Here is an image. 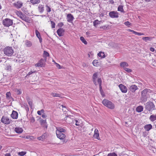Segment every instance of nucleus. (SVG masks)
<instances>
[{
	"label": "nucleus",
	"mask_w": 156,
	"mask_h": 156,
	"mask_svg": "<svg viewBox=\"0 0 156 156\" xmlns=\"http://www.w3.org/2000/svg\"><path fill=\"white\" fill-rule=\"evenodd\" d=\"M109 16L112 18H118L119 17V13L116 11H112L109 12Z\"/></svg>",
	"instance_id": "nucleus-8"
},
{
	"label": "nucleus",
	"mask_w": 156,
	"mask_h": 156,
	"mask_svg": "<svg viewBox=\"0 0 156 156\" xmlns=\"http://www.w3.org/2000/svg\"><path fill=\"white\" fill-rule=\"evenodd\" d=\"M151 92V90L149 89L146 88L141 93L140 100L141 102H146L147 98L149 96V93Z\"/></svg>",
	"instance_id": "nucleus-1"
},
{
	"label": "nucleus",
	"mask_w": 156,
	"mask_h": 156,
	"mask_svg": "<svg viewBox=\"0 0 156 156\" xmlns=\"http://www.w3.org/2000/svg\"><path fill=\"white\" fill-rule=\"evenodd\" d=\"M74 19V17L71 14H67V21L69 23H72Z\"/></svg>",
	"instance_id": "nucleus-12"
},
{
	"label": "nucleus",
	"mask_w": 156,
	"mask_h": 156,
	"mask_svg": "<svg viewBox=\"0 0 156 156\" xmlns=\"http://www.w3.org/2000/svg\"><path fill=\"white\" fill-rule=\"evenodd\" d=\"M46 62V58H41L37 63L35 64V66L37 67H44L45 66Z\"/></svg>",
	"instance_id": "nucleus-6"
},
{
	"label": "nucleus",
	"mask_w": 156,
	"mask_h": 156,
	"mask_svg": "<svg viewBox=\"0 0 156 156\" xmlns=\"http://www.w3.org/2000/svg\"><path fill=\"white\" fill-rule=\"evenodd\" d=\"M64 30L63 28H60L58 29L57 31L58 35L59 37H61L64 35Z\"/></svg>",
	"instance_id": "nucleus-14"
},
{
	"label": "nucleus",
	"mask_w": 156,
	"mask_h": 156,
	"mask_svg": "<svg viewBox=\"0 0 156 156\" xmlns=\"http://www.w3.org/2000/svg\"><path fill=\"white\" fill-rule=\"evenodd\" d=\"M27 101H28V104L30 105V107L31 108H32V101H29L28 100Z\"/></svg>",
	"instance_id": "nucleus-48"
},
{
	"label": "nucleus",
	"mask_w": 156,
	"mask_h": 156,
	"mask_svg": "<svg viewBox=\"0 0 156 156\" xmlns=\"http://www.w3.org/2000/svg\"><path fill=\"white\" fill-rule=\"evenodd\" d=\"M152 128V125L151 124H147L144 126V128L147 131H149Z\"/></svg>",
	"instance_id": "nucleus-22"
},
{
	"label": "nucleus",
	"mask_w": 156,
	"mask_h": 156,
	"mask_svg": "<svg viewBox=\"0 0 156 156\" xmlns=\"http://www.w3.org/2000/svg\"><path fill=\"white\" fill-rule=\"evenodd\" d=\"M97 81H98V84L99 85L100 90V91L101 94L102 95L103 94V93L104 92L102 89V87H101L102 80H101V78H99L98 79Z\"/></svg>",
	"instance_id": "nucleus-15"
},
{
	"label": "nucleus",
	"mask_w": 156,
	"mask_h": 156,
	"mask_svg": "<svg viewBox=\"0 0 156 156\" xmlns=\"http://www.w3.org/2000/svg\"><path fill=\"white\" fill-rule=\"evenodd\" d=\"M92 64L94 66H97L99 65V62L97 60H94L92 62Z\"/></svg>",
	"instance_id": "nucleus-37"
},
{
	"label": "nucleus",
	"mask_w": 156,
	"mask_h": 156,
	"mask_svg": "<svg viewBox=\"0 0 156 156\" xmlns=\"http://www.w3.org/2000/svg\"><path fill=\"white\" fill-rule=\"evenodd\" d=\"M120 66L121 67H123L124 68H125V67H128L129 65L126 62H124L120 63Z\"/></svg>",
	"instance_id": "nucleus-33"
},
{
	"label": "nucleus",
	"mask_w": 156,
	"mask_h": 156,
	"mask_svg": "<svg viewBox=\"0 0 156 156\" xmlns=\"http://www.w3.org/2000/svg\"><path fill=\"white\" fill-rule=\"evenodd\" d=\"M16 14L20 17L21 16V15L23 14L21 12L19 11H17V12H16Z\"/></svg>",
	"instance_id": "nucleus-44"
},
{
	"label": "nucleus",
	"mask_w": 156,
	"mask_h": 156,
	"mask_svg": "<svg viewBox=\"0 0 156 156\" xmlns=\"http://www.w3.org/2000/svg\"><path fill=\"white\" fill-rule=\"evenodd\" d=\"M133 34H135V35H136V34H137V32H136V31H134V30H133V32H132Z\"/></svg>",
	"instance_id": "nucleus-64"
},
{
	"label": "nucleus",
	"mask_w": 156,
	"mask_h": 156,
	"mask_svg": "<svg viewBox=\"0 0 156 156\" xmlns=\"http://www.w3.org/2000/svg\"><path fill=\"white\" fill-rule=\"evenodd\" d=\"M100 28H102L103 29L105 30V29H107V27H106V26H101V27H100Z\"/></svg>",
	"instance_id": "nucleus-56"
},
{
	"label": "nucleus",
	"mask_w": 156,
	"mask_h": 156,
	"mask_svg": "<svg viewBox=\"0 0 156 156\" xmlns=\"http://www.w3.org/2000/svg\"><path fill=\"white\" fill-rule=\"evenodd\" d=\"M30 122H31V123L34 122L35 121V120L34 117H32L30 119Z\"/></svg>",
	"instance_id": "nucleus-49"
},
{
	"label": "nucleus",
	"mask_w": 156,
	"mask_h": 156,
	"mask_svg": "<svg viewBox=\"0 0 156 156\" xmlns=\"http://www.w3.org/2000/svg\"><path fill=\"white\" fill-rule=\"evenodd\" d=\"M109 2L112 4H113L114 3V1L113 0H110L109 1Z\"/></svg>",
	"instance_id": "nucleus-62"
},
{
	"label": "nucleus",
	"mask_w": 156,
	"mask_h": 156,
	"mask_svg": "<svg viewBox=\"0 0 156 156\" xmlns=\"http://www.w3.org/2000/svg\"><path fill=\"white\" fill-rule=\"evenodd\" d=\"M80 40L85 44H87V41L85 40L84 38L83 37H80Z\"/></svg>",
	"instance_id": "nucleus-40"
},
{
	"label": "nucleus",
	"mask_w": 156,
	"mask_h": 156,
	"mask_svg": "<svg viewBox=\"0 0 156 156\" xmlns=\"http://www.w3.org/2000/svg\"><path fill=\"white\" fill-rule=\"evenodd\" d=\"M118 11L123 13H125V11L123 9V6L122 5H119V6L118 8Z\"/></svg>",
	"instance_id": "nucleus-29"
},
{
	"label": "nucleus",
	"mask_w": 156,
	"mask_h": 156,
	"mask_svg": "<svg viewBox=\"0 0 156 156\" xmlns=\"http://www.w3.org/2000/svg\"><path fill=\"white\" fill-rule=\"evenodd\" d=\"M6 98L7 99L11 100L12 99V98L11 96V94L10 92H7L6 94Z\"/></svg>",
	"instance_id": "nucleus-31"
},
{
	"label": "nucleus",
	"mask_w": 156,
	"mask_h": 156,
	"mask_svg": "<svg viewBox=\"0 0 156 156\" xmlns=\"http://www.w3.org/2000/svg\"><path fill=\"white\" fill-rule=\"evenodd\" d=\"M4 53L9 56H11L14 52L13 50L11 47H6L4 49Z\"/></svg>",
	"instance_id": "nucleus-4"
},
{
	"label": "nucleus",
	"mask_w": 156,
	"mask_h": 156,
	"mask_svg": "<svg viewBox=\"0 0 156 156\" xmlns=\"http://www.w3.org/2000/svg\"><path fill=\"white\" fill-rule=\"evenodd\" d=\"M25 44L26 46L28 47H30L32 45L31 42L30 41L28 40L25 41Z\"/></svg>",
	"instance_id": "nucleus-38"
},
{
	"label": "nucleus",
	"mask_w": 156,
	"mask_h": 156,
	"mask_svg": "<svg viewBox=\"0 0 156 156\" xmlns=\"http://www.w3.org/2000/svg\"><path fill=\"white\" fill-rule=\"evenodd\" d=\"M39 11L41 13H42L44 10V7L43 5H39L38 6Z\"/></svg>",
	"instance_id": "nucleus-23"
},
{
	"label": "nucleus",
	"mask_w": 156,
	"mask_h": 156,
	"mask_svg": "<svg viewBox=\"0 0 156 156\" xmlns=\"http://www.w3.org/2000/svg\"><path fill=\"white\" fill-rule=\"evenodd\" d=\"M144 105L145 109L149 112H151L155 109V105L151 101H148Z\"/></svg>",
	"instance_id": "nucleus-2"
},
{
	"label": "nucleus",
	"mask_w": 156,
	"mask_h": 156,
	"mask_svg": "<svg viewBox=\"0 0 156 156\" xmlns=\"http://www.w3.org/2000/svg\"><path fill=\"white\" fill-rule=\"evenodd\" d=\"M23 3L20 1H18L13 3L14 6L17 9L20 8L23 6Z\"/></svg>",
	"instance_id": "nucleus-16"
},
{
	"label": "nucleus",
	"mask_w": 156,
	"mask_h": 156,
	"mask_svg": "<svg viewBox=\"0 0 156 156\" xmlns=\"http://www.w3.org/2000/svg\"><path fill=\"white\" fill-rule=\"evenodd\" d=\"M47 136V134L46 133H44L42 136L38 137L37 138V139L39 140H42L44 139H45Z\"/></svg>",
	"instance_id": "nucleus-27"
},
{
	"label": "nucleus",
	"mask_w": 156,
	"mask_h": 156,
	"mask_svg": "<svg viewBox=\"0 0 156 156\" xmlns=\"http://www.w3.org/2000/svg\"><path fill=\"white\" fill-rule=\"evenodd\" d=\"M94 137L98 140H100V139L99 137V135L98 133V130L97 129H95Z\"/></svg>",
	"instance_id": "nucleus-18"
},
{
	"label": "nucleus",
	"mask_w": 156,
	"mask_h": 156,
	"mask_svg": "<svg viewBox=\"0 0 156 156\" xmlns=\"http://www.w3.org/2000/svg\"><path fill=\"white\" fill-rule=\"evenodd\" d=\"M18 113L16 111H13L11 116L13 119H16L18 118Z\"/></svg>",
	"instance_id": "nucleus-19"
},
{
	"label": "nucleus",
	"mask_w": 156,
	"mask_h": 156,
	"mask_svg": "<svg viewBox=\"0 0 156 156\" xmlns=\"http://www.w3.org/2000/svg\"><path fill=\"white\" fill-rule=\"evenodd\" d=\"M20 18L23 20L26 21V16L25 14H23L20 17Z\"/></svg>",
	"instance_id": "nucleus-41"
},
{
	"label": "nucleus",
	"mask_w": 156,
	"mask_h": 156,
	"mask_svg": "<svg viewBox=\"0 0 156 156\" xmlns=\"http://www.w3.org/2000/svg\"><path fill=\"white\" fill-rule=\"evenodd\" d=\"M46 7L47 8L46 10L47 12H49L51 11V8L48 5H46Z\"/></svg>",
	"instance_id": "nucleus-47"
},
{
	"label": "nucleus",
	"mask_w": 156,
	"mask_h": 156,
	"mask_svg": "<svg viewBox=\"0 0 156 156\" xmlns=\"http://www.w3.org/2000/svg\"><path fill=\"white\" fill-rule=\"evenodd\" d=\"M153 38L151 37H143L142 39L143 40L147 42L148 41H151Z\"/></svg>",
	"instance_id": "nucleus-25"
},
{
	"label": "nucleus",
	"mask_w": 156,
	"mask_h": 156,
	"mask_svg": "<svg viewBox=\"0 0 156 156\" xmlns=\"http://www.w3.org/2000/svg\"><path fill=\"white\" fill-rule=\"evenodd\" d=\"M5 156H11V154L10 153H6L5 154Z\"/></svg>",
	"instance_id": "nucleus-58"
},
{
	"label": "nucleus",
	"mask_w": 156,
	"mask_h": 156,
	"mask_svg": "<svg viewBox=\"0 0 156 156\" xmlns=\"http://www.w3.org/2000/svg\"><path fill=\"white\" fill-rule=\"evenodd\" d=\"M98 56L101 57V58H103L105 57V55L104 52H100L98 54Z\"/></svg>",
	"instance_id": "nucleus-30"
},
{
	"label": "nucleus",
	"mask_w": 156,
	"mask_h": 156,
	"mask_svg": "<svg viewBox=\"0 0 156 156\" xmlns=\"http://www.w3.org/2000/svg\"><path fill=\"white\" fill-rule=\"evenodd\" d=\"M124 24H125V25H126V26H128L130 25V23L128 21L125 22L124 23Z\"/></svg>",
	"instance_id": "nucleus-50"
},
{
	"label": "nucleus",
	"mask_w": 156,
	"mask_h": 156,
	"mask_svg": "<svg viewBox=\"0 0 156 156\" xmlns=\"http://www.w3.org/2000/svg\"><path fill=\"white\" fill-rule=\"evenodd\" d=\"M65 133L56 132L57 137L60 140H63L66 137Z\"/></svg>",
	"instance_id": "nucleus-9"
},
{
	"label": "nucleus",
	"mask_w": 156,
	"mask_h": 156,
	"mask_svg": "<svg viewBox=\"0 0 156 156\" xmlns=\"http://www.w3.org/2000/svg\"><path fill=\"white\" fill-rule=\"evenodd\" d=\"M100 21H99L98 20H95L93 22L94 26L96 27L98 24H100Z\"/></svg>",
	"instance_id": "nucleus-39"
},
{
	"label": "nucleus",
	"mask_w": 156,
	"mask_h": 156,
	"mask_svg": "<svg viewBox=\"0 0 156 156\" xmlns=\"http://www.w3.org/2000/svg\"><path fill=\"white\" fill-rule=\"evenodd\" d=\"M51 27L52 28H55V23L52 21H51Z\"/></svg>",
	"instance_id": "nucleus-46"
},
{
	"label": "nucleus",
	"mask_w": 156,
	"mask_h": 156,
	"mask_svg": "<svg viewBox=\"0 0 156 156\" xmlns=\"http://www.w3.org/2000/svg\"><path fill=\"white\" fill-rule=\"evenodd\" d=\"M107 156H117L115 152L110 153L108 154Z\"/></svg>",
	"instance_id": "nucleus-45"
},
{
	"label": "nucleus",
	"mask_w": 156,
	"mask_h": 156,
	"mask_svg": "<svg viewBox=\"0 0 156 156\" xmlns=\"http://www.w3.org/2000/svg\"><path fill=\"white\" fill-rule=\"evenodd\" d=\"M1 121L2 122L6 125L9 124L11 122V120L9 118L4 116L2 117Z\"/></svg>",
	"instance_id": "nucleus-7"
},
{
	"label": "nucleus",
	"mask_w": 156,
	"mask_h": 156,
	"mask_svg": "<svg viewBox=\"0 0 156 156\" xmlns=\"http://www.w3.org/2000/svg\"><path fill=\"white\" fill-rule=\"evenodd\" d=\"M149 119L152 122L156 120V114L155 115H151L149 117Z\"/></svg>",
	"instance_id": "nucleus-28"
},
{
	"label": "nucleus",
	"mask_w": 156,
	"mask_h": 156,
	"mask_svg": "<svg viewBox=\"0 0 156 156\" xmlns=\"http://www.w3.org/2000/svg\"><path fill=\"white\" fill-rule=\"evenodd\" d=\"M40 1V0H30V2L33 5L38 4Z\"/></svg>",
	"instance_id": "nucleus-32"
},
{
	"label": "nucleus",
	"mask_w": 156,
	"mask_h": 156,
	"mask_svg": "<svg viewBox=\"0 0 156 156\" xmlns=\"http://www.w3.org/2000/svg\"><path fill=\"white\" fill-rule=\"evenodd\" d=\"M79 120H77L76 119H74V120L73 121V123H74L75 121L76 122L75 125L76 126H80V125L81 124L80 122L79 121Z\"/></svg>",
	"instance_id": "nucleus-35"
},
{
	"label": "nucleus",
	"mask_w": 156,
	"mask_h": 156,
	"mask_svg": "<svg viewBox=\"0 0 156 156\" xmlns=\"http://www.w3.org/2000/svg\"><path fill=\"white\" fill-rule=\"evenodd\" d=\"M129 88L130 91L133 93L136 90L138 89L137 86L135 85L130 86Z\"/></svg>",
	"instance_id": "nucleus-13"
},
{
	"label": "nucleus",
	"mask_w": 156,
	"mask_h": 156,
	"mask_svg": "<svg viewBox=\"0 0 156 156\" xmlns=\"http://www.w3.org/2000/svg\"><path fill=\"white\" fill-rule=\"evenodd\" d=\"M16 93L18 95H20L21 94L22 92L20 90L18 89L17 90Z\"/></svg>",
	"instance_id": "nucleus-52"
},
{
	"label": "nucleus",
	"mask_w": 156,
	"mask_h": 156,
	"mask_svg": "<svg viewBox=\"0 0 156 156\" xmlns=\"http://www.w3.org/2000/svg\"><path fill=\"white\" fill-rule=\"evenodd\" d=\"M102 103L104 105L110 109H113L115 108L114 104L108 100L104 99L102 101Z\"/></svg>",
	"instance_id": "nucleus-3"
},
{
	"label": "nucleus",
	"mask_w": 156,
	"mask_h": 156,
	"mask_svg": "<svg viewBox=\"0 0 156 156\" xmlns=\"http://www.w3.org/2000/svg\"><path fill=\"white\" fill-rule=\"evenodd\" d=\"M56 64H57V67L59 69H61V68H60V66L59 64H58L57 63H56Z\"/></svg>",
	"instance_id": "nucleus-59"
},
{
	"label": "nucleus",
	"mask_w": 156,
	"mask_h": 156,
	"mask_svg": "<svg viewBox=\"0 0 156 156\" xmlns=\"http://www.w3.org/2000/svg\"><path fill=\"white\" fill-rule=\"evenodd\" d=\"M143 107L142 106H139L136 109V111L138 112H140L143 111Z\"/></svg>",
	"instance_id": "nucleus-26"
},
{
	"label": "nucleus",
	"mask_w": 156,
	"mask_h": 156,
	"mask_svg": "<svg viewBox=\"0 0 156 156\" xmlns=\"http://www.w3.org/2000/svg\"><path fill=\"white\" fill-rule=\"evenodd\" d=\"M40 112H41V113H44V109H41V110L40 111Z\"/></svg>",
	"instance_id": "nucleus-63"
},
{
	"label": "nucleus",
	"mask_w": 156,
	"mask_h": 156,
	"mask_svg": "<svg viewBox=\"0 0 156 156\" xmlns=\"http://www.w3.org/2000/svg\"><path fill=\"white\" fill-rule=\"evenodd\" d=\"M37 113L39 115H41V112H40V111H37Z\"/></svg>",
	"instance_id": "nucleus-60"
},
{
	"label": "nucleus",
	"mask_w": 156,
	"mask_h": 156,
	"mask_svg": "<svg viewBox=\"0 0 156 156\" xmlns=\"http://www.w3.org/2000/svg\"><path fill=\"white\" fill-rule=\"evenodd\" d=\"M136 35L139 36H141L142 35H144V34L143 33H140L137 32Z\"/></svg>",
	"instance_id": "nucleus-55"
},
{
	"label": "nucleus",
	"mask_w": 156,
	"mask_h": 156,
	"mask_svg": "<svg viewBox=\"0 0 156 156\" xmlns=\"http://www.w3.org/2000/svg\"><path fill=\"white\" fill-rule=\"evenodd\" d=\"M42 117L43 118L45 119L46 118L47 116L44 113L42 115Z\"/></svg>",
	"instance_id": "nucleus-53"
},
{
	"label": "nucleus",
	"mask_w": 156,
	"mask_h": 156,
	"mask_svg": "<svg viewBox=\"0 0 156 156\" xmlns=\"http://www.w3.org/2000/svg\"><path fill=\"white\" fill-rule=\"evenodd\" d=\"M40 122L41 125L43 127L45 128L46 129H47L48 126L47 125V123L46 122V119L43 120L41 119L40 120Z\"/></svg>",
	"instance_id": "nucleus-17"
},
{
	"label": "nucleus",
	"mask_w": 156,
	"mask_h": 156,
	"mask_svg": "<svg viewBox=\"0 0 156 156\" xmlns=\"http://www.w3.org/2000/svg\"><path fill=\"white\" fill-rule=\"evenodd\" d=\"M150 50L152 52H154L155 51L154 48L152 47H151L150 48Z\"/></svg>",
	"instance_id": "nucleus-54"
},
{
	"label": "nucleus",
	"mask_w": 156,
	"mask_h": 156,
	"mask_svg": "<svg viewBox=\"0 0 156 156\" xmlns=\"http://www.w3.org/2000/svg\"><path fill=\"white\" fill-rule=\"evenodd\" d=\"M99 15H100V17H103L104 16V15L103 13H101V14H100Z\"/></svg>",
	"instance_id": "nucleus-61"
},
{
	"label": "nucleus",
	"mask_w": 156,
	"mask_h": 156,
	"mask_svg": "<svg viewBox=\"0 0 156 156\" xmlns=\"http://www.w3.org/2000/svg\"><path fill=\"white\" fill-rule=\"evenodd\" d=\"M124 69L128 73H130L132 72V70L127 68H124Z\"/></svg>",
	"instance_id": "nucleus-43"
},
{
	"label": "nucleus",
	"mask_w": 156,
	"mask_h": 156,
	"mask_svg": "<svg viewBox=\"0 0 156 156\" xmlns=\"http://www.w3.org/2000/svg\"><path fill=\"white\" fill-rule=\"evenodd\" d=\"M26 151H21L18 153V155L20 156H23L26 154Z\"/></svg>",
	"instance_id": "nucleus-42"
},
{
	"label": "nucleus",
	"mask_w": 156,
	"mask_h": 156,
	"mask_svg": "<svg viewBox=\"0 0 156 156\" xmlns=\"http://www.w3.org/2000/svg\"><path fill=\"white\" fill-rule=\"evenodd\" d=\"M63 25V23L62 22H60L58 24V26L60 27H62Z\"/></svg>",
	"instance_id": "nucleus-51"
},
{
	"label": "nucleus",
	"mask_w": 156,
	"mask_h": 156,
	"mask_svg": "<svg viewBox=\"0 0 156 156\" xmlns=\"http://www.w3.org/2000/svg\"><path fill=\"white\" fill-rule=\"evenodd\" d=\"M56 132H59L63 133H66V130L62 127H56Z\"/></svg>",
	"instance_id": "nucleus-20"
},
{
	"label": "nucleus",
	"mask_w": 156,
	"mask_h": 156,
	"mask_svg": "<svg viewBox=\"0 0 156 156\" xmlns=\"http://www.w3.org/2000/svg\"><path fill=\"white\" fill-rule=\"evenodd\" d=\"M49 53L46 51H44L43 54V57L44 58H46L47 57H49Z\"/></svg>",
	"instance_id": "nucleus-34"
},
{
	"label": "nucleus",
	"mask_w": 156,
	"mask_h": 156,
	"mask_svg": "<svg viewBox=\"0 0 156 156\" xmlns=\"http://www.w3.org/2000/svg\"><path fill=\"white\" fill-rule=\"evenodd\" d=\"M11 69V66H7L6 68V69L9 70Z\"/></svg>",
	"instance_id": "nucleus-57"
},
{
	"label": "nucleus",
	"mask_w": 156,
	"mask_h": 156,
	"mask_svg": "<svg viewBox=\"0 0 156 156\" xmlns=\"http://www.w3.org/2000/svg\"><path fill=\"white\" fill-rule=\"evenodd\" d=\"M98 76V73L97 72L95 73L92 76V81L96 86L98 85V83H97L96 81V79L97 78Z\"/></svg>",
	"instance_id": "nucleus-11"
},
{
	"label": "nucleus",
	"mask_w": 156,
	"mask_h": 156,
	"mask_svg": "<svg viewBox=\"0 0 156 156\" xmlns=\"http://www.w3.org/2000/svg\"><path fill=\"white\" fill-rule=\"evenodd\" d=\"M51 95L53 97H61V94L55 93H51Z\"/></svg>",
	"instance_id": "nucleus-36"
},
{
	"label": "nucleus",
	"mask_w": 156,
	"mask_h": 156,
	"mask_svg": "<svg viewBox=\"0 0 156 156\" xmlns=\"http://www.w3.org/2000/svg\"><path fill=\"white\" fill-rule=\"evenodd\" d=\"M119 87L122 93H125L127 92V89L126 86L120 84L119 85Z\"/></svg>",
	"instance_id": "nucleus-10"
},
{
	"label": "nucleus",
	"mask_w": 156,
	"mask_h": 156,
	"mask_svg": "<svg viewBox=\"0 0 156 156\" xmlns=\"http://www.w3.org/2000/svg\"><path fill=\"white\" fill-rule=\"evenodd\" d=\"M15 131L17 133H20L23 132V129L21 128L16 127L15 129Z\"/></svg>",
	"instance_id": "nucleus-24"
},
{
	"label": "nucleus",
	"mask_w": 156,
	"mask_h": 156,
	"mask_svg": "<svg viewBox=\"0 0 156 156\" xmlns=\"http://www.w3.org/2000/svg\"><path fill=\"white\" fill-rule=\"evenodd\" d=\"M2 24L5 27H9L13 24V20L5 18L2 21Z\"/></svg>",
	"instance_id": "nucleus-5"
},
{
	"label": "nucleus",
	"mask_w": 156,
	"mask_h": 156,
	"mask_svg": "<svg viewBox=\"0 0 156 156\" xmlns=\"http://www.w3.org/2000/svg\"><path fill=\"white\" fill-rule=\"evenodd\" d=\"M35 34L39 40V41L40 43H41L42 41V38L41 37L40 33L37 30H35Z\"/></svg>",
	"instance_id": "nucleus-21"
}]
</instances>
